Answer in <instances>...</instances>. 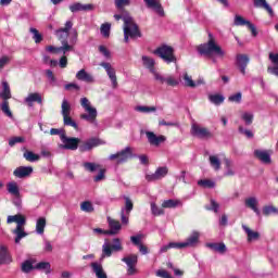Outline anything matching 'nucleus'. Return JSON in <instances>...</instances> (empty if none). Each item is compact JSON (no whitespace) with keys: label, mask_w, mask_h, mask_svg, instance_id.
Returning a JSON list of instances; mask_svg holds the SVG:
<instances>
[{"label":"nucleus","mask_w":278,"mask_h":278,"mask_svg":"<svg viewBox=\"0 0 278 278\" xmlns=\"http://www.w3.org/2000/svg\"><path fill=\"white\" fill-rule=\"evenodd\" d=\"M115 21H124V25H129V23H131V21H134V17H131V15H129V12H126L124 15L122 14H115L114 15Z\"/></svg>","instance_id":"obj_40"},{"label":"nucleus","mask_w":278,"mask_h":278,"mask_svg":"<svg viewBox=\"0 0 278 278\" xmlns=\"http://www.w3.org/2000/svg\"><path fill=\"white\" fill-rule=\"evenodd\" d=\"M70 10H71V12H73V14H75L77 12H92V10H94V5L93 4H81V2H75L70 5Z\"/></svg>","instance_id":"obj_16"},{"label":"nucleus","mask_w":278,"mask_h":278,"mask_svg":"<svg viewBox=\"0 0 278 278\" xmlns=\"http://www.w3.org/2000/svg\"><path fill=\"white\" fill-rule=\"evenodd\" d=\"M180 201L179 200H174V199H169V200H165L162 203V207L166 208V210H173L175 207H178L180 205Z\"/></svg>","instance_id":"obj_34"},{"label":"nucleus","mask_w":278,"mask_h":278,"mask_svg":"<svg viewBox=\"0 0 278 278\" xmlns=\"http://www.w3.org/2000/svg\"><path fill=\"white\" fill-rule=\"evenodd\" d=\"M270 214H278V208L273 205H266L263 207V215L270 216Z\"/></svg>","instance_id":"obj_52"},{"label":"nucleus","mask_w":278,"mask_h":278,"mask_svg":"<svg viewBox=\"0 0 278 278\" xmlns=\"http://www.w3.org/2000/svg\"><path fill=\"white\" fill-rule=\"evenodd\" d=\"M148 10H153L159 16H165L164 7L160 0H143Z\"/></svg>","instance_id":"obj_13"},{"label":"nucleus","mask_w":278,"mask_h":278,"mask_svg":"<svg viewBox=\"0 0 278 278\" xmlns=\"http://www.w3.org/2000/svg\"><path fill=\"white\" fill-rule=\"evenodd\" d=\"M76 78L79 81H85L86 84H94V76L91 74H88L86 70H80L76 74Z\"/></svg>","instance_id":"obj_22"},{"label":"nucleus","mask_w":278,"mask_h":278,"mask_svg":"<svg viewBox=\"0 0 278 278\" xmlns=\"http://www.w3.org/2000/svg\"><path fill=\"white\" fill-rule=\"evenodd\" d=\"M80 105L84 108L85 112H88V114H81L80 118L88 123H94L98 113L97 110L90 105V100H88V98H81Z\"/></svg>","instance_id":"obj_5"},{"label":"nucleus","mask_w":278,"mask_h":278,"mask_svg":"<svg viewBox=\"0 0 278 278\" xmlns=\"http://www.w3.org/2000/svg\"><path fill=\"white\" fill-rule=\"evenodd\" d=\"M84 168L87 169L89 173H97L101 165H97L96 163L86 162L84 163Z\"/></svg>","instance_id":"obj_50"},{"label":"nucleus","mask_w":278,"mask_h":278,"mask_svg":"<svg viewBox=\"0 0 278 278\" xmlns=\"http://www.w3.org/2000/svg\"><path fill=\"white\" fill-rule=\"evenodd\" d=\"M198 186H201L202 188H216V182L210 179H200Z\"/></svg>","instance_id":"obj_48"},{"label":"nucleus","mask_w":278,"mask_h":278,"mask_svg":"<svg viewBox=\"0 0 278 278\" xmlns=\"http://www.w3.org/2000/svg\"><path fill=\"white\" fill-rule=\"evenodd\" d=\"M61 142H63L62 149H66L67 151H77L79 149L80 153H86V151H92L94 147H99V144H101V139L90 138L79 146L81 139L77 137H67L66 134H62Z\"/></svg>","instance_id":"obj_1"},{"label":"nucleus","mask_w":278,"mask_h":278,"mask_svg":"<svg viewBox=\"0 0 278 278\" xmlns=\"http://www.w3.org/2000/svg\"><path fill=\"white\" fill-rule=\"evenodd\" d=\"M199 238L201 235L199 231H193L182 243L185 244V249H194L199 244Z\"/></svg>","instance_id":"obj_17"},{"label":"nucleus","mask_w":278,"mask_h":278,"mask_svg":"<svg viewBox=\"0 0 278 278\" xmlns=\"http://www.w3.org/2000/svg\"><path fill=\"white\" fill-rule=\"evenodd\" d=\"M151 212L153 216H162L164 214V210L160 208L155 202L151 203Z\"/></svg>","instance_id":"obj_60"},{"label":"nucleus","mask_w":278,"mask_h":278,"mask_svg":"<svg viewBox=\"0 0 278 278\" xmlns=\"http://www.w3.org/2000/svg\"><path fill=\"white\" fill-rule=\"evenodd\" d=\"M45 227H47V219L45 217L38 218L36 224L37 233L42 236V233H45Z\"/></svg>","instance_id":"obj_36"},{"label":"nucleus","mask_w":278,"mask_h":278,"mask_svg":"<svg viewBox=\"0 0 278 278\" xmlns=\"http://www.w3.org/2000/svg\"><path fill=\"white\" fill-rule=\"evenodd\" d=\"M59 49H60V53L62 52V53L66 54V52L73 51V46L68 45V41L63 40L62 46L59 47Z\"/></svg>","instance_id":"obj_61"},{"label":"nucleus","mask_w":278,"mask_h":278,"mask_svg":"<svg viewBox=\"0 0 278 278\" xmlns=\"http://www.w3.org/2000/svg\"><path fill=\"white\" fill-rule=\"evenodd\" d=\"M253 4H254V8H263V10H266L269 16L275 15L273 8L268 5V2H266V0H253Z\"/></svg>","instance_id":"obj_28"},{"label":"nucleus","mask_w":278,"mask_h":278,"mask_svg":"<svg viewBox=\"0 0 278 278\" xmlns=\"http://www.w3.org/2000/svg\"><path fill=\"white\" fill-rule=\"evenodd\" d=\"M64 89L67 91L75 90L76 92H79V90H81V87H79V85L75 83H70L64 86Z\"/></svg>","instance_id":"obj_64"},{"label":"nucleus","mask_w":278,"mask_h":278,"mask_svg":"<svg viewBox=\"0 0 278 278\" xmlns=\"http://www.w3.org/2000/svg\"><path fill=\"white\" fill-rule=\"evenodd\" d=\"M61 114L62 116H71V103L68 100L63 99L62 104H61Z\"/></svg>","instance_id":"obj_37"},{"label":"nucleus","mask_w":278,"mask_h":278,"mask_svg":"<svg viewBox=\"0 0 278 278\" xmlns=\"http://www.w3.org/2000/svg\"><path fill=\"white\" fill-rule=\"evenodd\" d=\"M161 84H167V86H179V81L177 79H175L173 76H168V77H164L163 76V80H159Z\"/></svg>","instance_id":"obj_47"},{"label":"nucleus","mask_w":278,"mask_h":278,"mask_svg":"<svg viewBox=\"0 0 278 278\" xmlns=\"http://www.w3.org/2000/svg\"><path fill=\"white\" fill-rule=\"evenodd\" d=\"M210 164L215 170H220V159H218V156L211 155Z\"/></svg>","instance_id":"obj_51"},{"label":"nucleus","mask_w":278,"mask_h":278,"mask_svg":"<svg viewBox=\"0 0 278 278\" xmlns=\"http://www.w3.org/2000/svg\"><path fill=\"white\" fill-rule=\"evenodd\" d=\"M2 88L3 90L0 92V98L3 99V101L12 99V91L10 90V84H8V80H2Z\"/></svg>","instance_id":"obj_29"},{"label":"nucleus","mask_w":278,"mask_h":278,"mask_svg":"<svg viewBox=\"0 0 278 278\" xmlns=\"http://www.w3.org/2000/svg\"><path fill=\"white\" fill-rule=\"evenodd\" d=\"M124 34L130 36L131 40H138V38H142V31H140V27L132 21L128 24H124Z\"/></svg>","instance_id":"obj_7"},{"label":"nucleus","mask_w":278,"mask_h":278,"mask_svg":"<svg viewBox=\"0 0 278 278\" xmlns=\"http://www.w3.org/2000/svg\"><path fill=\"white\" fill-rule=\"evenodd\" d=\"M168 175V167L161 166L157 167L154 174H150L146 176L147 181H160V179H164Z\"/></svg>","instance_id":"obj_10"},{"label":"nucleus","mask_w":278,"mask_h":278,"mask_svg":"<svg viewBox=\"0 0 278 278\" xmlns=\"http://www.w3.org/2000/svg\"><path fill=\"white\" fill-rule=\"evenodd\" d=\"M13 233H15V244H18L21 242V240H23V238H26L27 232H25L24 228H15L13 230Z\"/></svg>","instance_id":"obj_41"},{"label":"nucleus","mask_w":278,"mask_h":278,"mask_svg":"<svg viewBox=\"0 0 278 278\" xmlns=\"http://www.w3.org/2000/svg\"><path fill=\"white\" fill-rule=\"evenodd\" d=\"M112 29V24L110 23H104L101 25L100 27V34L104 37V38H110V30Z\"/></svg>","instance_id":"obj_46"},{"label":"nucleus","mask_w":278,"mask_h":278,"mask_svg":"<svg viewBox=\"0 0 278 278\" xmlns=\"http://www.w3.org/2000/svg\"><path fill=\"white\" fill-rule=\"evenodd\" d=\"M80 210L87 214H92V212H94V206L92 205V202L85 201L80 204Z\"/></svg>","instance_id":"obj_42"},{"label":"nucleus","mask_w":278,"mask_h":278,"mask_svg":"<svg viewBox=\"0 0 278 278\" xmlns=\"http://www.w3.org/2000/svg\"><path fill=\"white\" fill-rule=\"evenodd\" d=\"M241 118L242 121L245 123V125H253V118H254V115L253 113H250V112H245L241 115Z\"/></svg>","instance_id":"obj_53"},{"label":"nucleus","mask_w":278,"mask_h":278,"mask_svg":"<svg viewBox=\"0 0 278 278\" xmlns=\"http://www.w3.org/2000/svg\"><path fill=\"white\" fill-rule=\"evenodd\" d=\"M25 142L24 137H12L9 140V147H15L16 144H23Z\"/></svg>","instance_id":"obj_59"},{"label":"nucleus","mask_w":278,"mask_h":278,"mask_svg":"<svg viewBox=\"0 0 278 278\" xmlns=\"http://www.w3.org/2000/svg\"><path fill=\"white\" fill-rule=\"evenodd\" d=\"M208 99L211 103H214V105H220L222 103H225V96L223 94H218V93L211 94Z\"/></svg>","instance_id":"obj_39"},{"label":"nucleus","mask_w":278,"mask_h":278,"mask_svg":"<svg viewBox=\"0 0 278 278\" xmlns=\"http://www.w3.org/2000/svg\"><path fill=\"white\" fill-rule=\"evenodd\" d=\"M197 52L199 55H203L204 58L212 60L213 64L218 62L216 58H225V50H223V48L216 42L212 33H208L207 42L201 43L197 47Z\"/></svg>","instance_id":"obj_2"},{"label":"nucleus","mask_w":278,"mask_h":278,"mask_svg":"<svg viewBox=\"0 0 278 278\" xmlns=\"http://www.w3.org/2000/svg\"><path fill=\"white\" fill-rule=\"evenodd\" d=\"M15 223L17 224L15 229H17V230L23 229V226L26 225V223H27V218H25V216L20 214L18 218L16 219Z\"/></svg>","instance_id":"obj_62"},{"label":"nucleus","mask_w":278,"mask_h":278,"mask_svg":"<svg viewBox=\"0 0 278 278\" xmlns=\"http://www.w3.org/2000/svg\"><path fill=\"white\" fill-rule=\"evenodd\" d=\"M9 194H12V197H20L21 189L18 188V185L14 181H11L7 186Z\"/></svg>","instance_id":"obj_33"},{"label":"nucleus","mask_w":278,"mask_h":278,"mask_svg":"<svg viewBox=\"0 0 278 278\" xmlns=\"http://www.w3.org/2000/svg\"><path fill=\"white\" fill-rule=\"evenodd\" d=\"M205 210H208L210 212H215V214H218V210H220V204H218L216 200L211 199V205L205 206Z\"/></svg>","instance_id":"obj_54"},{"label":"nucleus","mask_w":278,"mask_h":278,"mask_svg":"<svg viewBox=\"0 0 278 278\" xmlns=\"http://www.w3.org/2000/svg\"><path fill=\"white\" fill-rule=\"evenodd\" d=\"M142 238H144V235L138 233L137 236L130 237V241L135 247H138L141 255H149V248L142 244Z\"/></svg>","instance_id":"obj_12"},{"label":"nucleus","mask_w":278,"mask_h":278,"mask_svg":"<svg viewBox=\"0 0 278 278\" xmlns=\"http://www.w3.org/2000/svg\"><path fill=\"white\" fill-rule=\"evenodd\" d=\"M22 273H25V275H29L31 270H36V265H34V260H26L21 265Z\"/></svg>","instance_id":"obj_30"},{"label":"nucleus","mask_w":278,"mask_h":278,"mask_svg":"<svg viewBox=\"0 0 278 278\" xmlns=\"http://www.w3.org/2000/svg\"><path fill=\"white\" fill-rule=\"evenodd\" d=\"M25 103H27L28 108H33L34 103H38L42 105V96L38 92L29 93L27 98H25Z\"/></svg>","instance_id":"obj_19"},{"label":"nucleus","mask_w":278,"mask_h":278,"mask_svg":"<svg viewBox=\"0 0 278 278\" xmlns=\"http://www.w3.org/2000/svg\"><path fill=\"white\" fill-rule=\"evenodd\" d=\"M184 80H185V86L187 88H197V83H194V80H192V77L188 76V73L184 74Z\"/></svg>","instance_id":"obj_55"},{"label":"nucleus","mask_w":278,"mask_h":278,"mask_svg":"<svg viewBox=\"0 0 278 278\" xmlns=\"http://www.w3.org/2000/svg\"><path fill=\"white\" fill-rule=\"evenodd\" d=\"M23 157H25L27 162H38L40 160L39 154H36L29 150H25Z\"/></svg>","instance_id":"obj_38"},{"label":"nucleus","mask_w":278,"mask_h":278,"mask_svg":"<svg viewBox=\"0 0 278 278\" xmlns=\"http://www.w3.org/2000/svg\"><path fill=\"white\" fill-rule=\"evenodd\" d=\"M254 157L260 160L262 164H273V159H270V152L268 150H254Z\"/></svg>","instance_id":"obj_15"},{"label":"nucleus","mask_w":278,"mask_h":278,"mask_svg":"<svg viewBox=\"0 0 278 278\" xmlns=\"http://www.w3.org/2000/svg\"><path fill=\"white\" fill-rule=\"evenodd\" d=\"M110 230H106L109 236H116L119 229H123L121 222L108 217Z\"/></svg>","instance_id":"obj_20"},{"label":"nucleus","mask_w":278,"mask_h":278,"mask_svg":"<svg viewBox=\"0 0 278 278\" xmlns=\"http://www.w3.org/2000/svg\"><path fill=\"white\" fill-rule=\"evenodd\" d=\"M102 249L103 255L112 257V251H115L116 253H118V251H123V244L121 243V239L114 238L113 244L104 243Z\"/></svg>","instance_id":"obj_9"},{"label":"nucleus","mask_w":278,"mask_h":278,"mask_svg":"<svg viewBox=\"0 0 278 278\" xmlns=\"http://www.w3.org/2000/svg\"><path fill=\"white\" fill-rule=\"evenodd\" d=\"M228 101H230V103H242V92L229 96Z\"/></svg>","instance_id":"obj_58"},{"label":"nucleus","mask_w":278,"mask_h":278,"mask_svg":"<svg viewBox=\"0 0 278 278\" xmlns=\"http://www.w3.org/2000/svg\"><path fill=\"white\" fill-rule=\"evenodd\" d=\"M29 31L33 34V40H35L36 45H40V42L43 40L42 34H40V31L34 27H30Z\"/></svg>","instance_id":"obj_43"},{"label":"nucleus","mask_w":278,"mask_h":278,"mask_svg":"<svg viewBox=\"0 0 278 278\" xmlns=\"http://www.w3.org/2000/svg\"><path fill=\"white\" fill-rule=\"evenodd\" d=\"M146 136L148 138V142L153 147H160L162 142H166V137H164L163 135L157 136L153 131H147Z\"/></svg>","instance_id":"obj_14"},{"label":"nucleus","mask_w":278,"mask_h":278,"mask_svg":"<svg viewBox=\"0 0 278 278\" xmlns=\"http://www.w3.org/2000/svg\"><path fill=\"white\" fill-rule=\"evenodd\" d=\"M244 204H245V207L253 210L254 213L256 214V216L262 215V212H260V208L257 207V205H258L257 198H255V197L247 198L244 201Z\"/></svg>","instance_id":"obj_21"},{"label":"nucleus","mask_w":278,"mask_h":278,"mask_svg":"<svg viewBox=\"0 0 278 278\" xmlns=\"http://www.w3.org/2000/svg\"><path fill=\"white\" fill-rule=\"evenodd\" d=\"M251 22L249 20H245L244 17L240 16V15H236L235 16V25L238 26H244V25H249Z\"/></svg>","instance_id":"obj_56"},{"label":"nucleus","mask_w":278,"mask_h":278,"mask_svg":"<svg viewBox=\"0 0 278 278\" xmlns=\"http://www.w3.org/2000/svg\"><path fill=\"white\" fill-rule=\"evenodd\" d=\"M71 29H73V22L67 21L65 23V27L64 28H59L56 30V36L58 38L62 39V38H68V33L71 31Z\"/></svg>","instance_id":"obj_25"},{"label":"nucleus","mask_w":278,"mask_h":278,"mask_svg":"<svg viewBox=\"0 0 278 278\" xmlns=\"http://www.w3.org/2000/svg\"><path fill=\"white\" fill-rule=\"evenodd\" d=\"M106 75L110 77L113 88H116L118 86V81L116 80V71L114 67H111L108 72Z\"/></svg>","instance_id":"obj_49"},{"label":"nucleus","mask_w":278,"mask_h":278,"mask_svg":"<svg viewBox=\"0 0 278 278\" xmlns=\"http://www.w3.org/2000/svg\"><path fill=\"white\" fill-rule=\"evenodd\" d=\"M132 157H136V155L134 154V149H131V147H126L117 153L111 154L109 156V160L111 162L115 161L116 165L121 166V164H126V162H129V160H132Z\"/></svg>","instance_id":"obj_4"},{"label":"nucleus","mask_w":278,"mask_h":278,"mask_svg":"<svg viewBox=\"0 0 278 278\" xmlns=\"http://www.w3.org/2000/svg\"><path fill=\"white\" fill-rule=\"evenodd\" d=\"M154 55L161 58V60L165 61L166 64H173V62H177V56H175V48L168 45H162L153 51Z\"/></svg>","instance_id":"obj_3"},{"label":"nucleus","mask_w":278,"mask_h":278,"mask_svg":"<svg viewBox=\"0 0 278 278\" xmlns=\"http://www.w3.org/2000/svg\"><path fill=\"white\" fill-rule=\"evenodd\" d=\"M90 266L97 278H108V274H105V270H103L102 264L93 262L90 264Z\"/></svg>","instance_id":"obj_23"},{"label":"nucleus","mask_w":278,"mask_h":278,"mask_svg":"<svg viewBox=\"0 0 278 278\" xmlns=\"http://www.w3.org/2000/svg\"><path fill=\"white\" fill-rule=\"evenodd\" d=\"M35 270H43L46 275H51V263L39 262L35 265Z\"/></svg>","instance_id":"obj_32"},{"label":"nucleus","mask_w":278,"mask_h":278,"mask_svg":"<svg viewBox=\"0 0 278 278\" xmlns=\"http://www.w3.org/2000/svg\"><path fill=\"white\" fill-rule=\"evenodd\" d=\"M207 249L214 251L215 253H220L222 255L227 253V245L224 242L219 243H206Z\"/></svg>","instance_id":"obj_24"},{"label":"nucleus","mask_w":278,"mask_h":278,"mask_svg":"<svg viewBox=\"0 0 278 278\" xmlns=\"http://www.w3.org/2000/svg\"><path fill=\"white\" fill-rule=\"evenodd\" d=\"M34 173V167L31 166H20L14 172L13 175L18 179H25V177H29Z\"/></svg>","instance_id":"obj_18"},{"label":"nucleus","mask_w":278,"mask_h":278,"mask_svg":"<svg viewBox=\"0 0 278 278\" xmlns=\"http://www.w3.org/2000/svg\"><path fill=\"white\" fill-rule=\"evenodd\" d=\"M122 262L127 266H136L138 264V255L130 254L129 256H125L122 258Z\"/></svg>","instance_id":"obj_35"},{"label":"nucleus","mask_w":278,"mask_h":278,"mask_svg":"<svg viewBox=\"0 0 278 278\" xmlns=\"http://www.w3.org/2000/svg\"><path fill=\"white\" fill-rule=\"evenodd\" d=\"M242 229L248 235V242H253V240H260V232L251 230V228L247 226H242Z\"/></svg>","instance_id":"obj_31"},{"label":"nucleus","mask_w":278,"mask_h":278,"mask_svg":"<svg viewBox=\"0 0 278 278\" xmlns=\"http://www.w3.org/2000/svg\"><path fill=\"white\" fill-rule=\"evenodd\" d=\"M12 203H13V205H15V207L18 210V212H21V210H23V200L21 199V194L13 195Z\"/></svg>","instance_id":"obj_57"},{"label":"nucleus","mask_w":278,"mask_h":278,"mask_svg":"<svg viewBox=\"0 0 278 278\" xmlns=\"http://www.w3.org/2000/svg\"><path fill=\"white\" fill-rule=\"evenodd\" d=\"M142 62L147 66V68H153V66H155V60L149 56H142Z\"/></svg>","instance_id":"obj_63"},{"label":"nucleus","mask_w":278,"mask_h":278,"mask_svg":"<svg viewBox=\"0 0 278 278\" xmlns=\"http://www.w3.org/2000/svg\"><path fill=\"white\" fill-rule=\"evenodd\" d=\"M249 62H251V59H249V55L247 54H237L236 55V66L239 68L240 73L243 75H247V66H249Z\"/></svg>","instance_id":"obj_11"},{"label":"nucleus","mask_w":278,"mask_h":278,"mask_svg":"<svg viewBox=\"0 0 278 278\" xmlns=\"http://www.w3.org/2000/svg\"><path fill=\"white\" fill-rule=\"evenodd\" d=\"M10 262H12V258L8 253V248L5 245H0V266H3V264H10Z\"/></svg>","instance_id":"obj_26"},{"label":"nucleus","mask_w":278,"mask_h":278,"mask_svg":"<svg viewBox=\"0 0 278 278\" xmlns=\"http://www.w3.org/2000/svg\"><path fill=\"white\" fill-rule=\"evenodd\" d=\"M190 134L193 136V138H199L200 140H210V138H214V135L212 131H210V129L201 127L197 123L191 125Z\"/></svg>","instance_id":"obj_6"},{"label":"nucleus","mask_w":278,"mask_h":278,"mask_svg":"<svg viewBox=\"0 0 278 278\" xmlns=\"http://www.w3.org/2000/svg\"><path fill=\"white\" fill-rule=\"evenodd\" d=\"M269 60L273 62L274 66L268 67V73L276 75L278 77V53H269Z\"/></svg>","instance_id":"obj_27"},{"label":"nucleus","mask_w":278,"mask_h":278,"mask_svg":"<svg viewBox=\"0 0 278 278\" xmlns=\"http://www.w3.org/2000/svg\"><path fill=\"white\" fill-rule=\"evenodd\" d=\"M63 123L66 127H74V129H79V125L76 124V122L71 118V115L63 116Z\"/></svg>","instance_id":"obj_44"},{"label":"nucleus","mask_w":278,"mask_h":278,"mask_svg":"<svg viewBox=\"0 0 278 278\" xmlns=\"http://www.w3.org/2000/svg\"><path fill=\"white\" fill-rule=\"evenodd\" d=\"M124 200L125 207L121 210V220L122 225H129V214H131V210H134V202H131V199L127 195H124Z\"/></svg>","instance_id":"obj_8"},{"label":"nucleus","mask_w":278,"mask_h":278,"mask_svg":"<svg viewBox=\"0 0 278 278\" xmlns=\"http://www.w3.org/2000/svg\"><path fill=\"white\" fill-rule=\"evenodd\" d=\"M1 111L3 112V114H5V116H9V118H13L14 115L10 110V102H8V100H3V102L1 103Z\"/></svg>","instance_id":"obj_45"}]
</instances>
